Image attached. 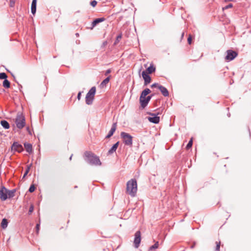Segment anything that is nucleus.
Returning a JSON list of instances; mask_svg holds the SVG:
<instances>
[{
    "instance_id": "obj_1",
    "label": "nucleus",
    "mask_w": 251,
    "mask_h": 251,
    "mask_svg": "<svg viewBox=\"0 0 251 251\" xmlns=\"http://www.w3.org/2000/svg\"><path fill=\"white\" fill-rule=\"evenodd\" d=\"M137 192V182L135 178L128 180L126 185V193L131 197H134Z\"/></svg>"
},
{
    "instance_id": "obj_2",
    "label": "nucleus",
    "mask_w": 251,
    "mask_h": 251,
    "mask_svg": "<svg viewBox=\"0 0 251 251\" xmlns=\"http://www.w3.org/2000/svg\"><path fill=\"white\" fill-rule=\"evenodd\" d=\"M84 158L87 163L92 165L100 166L101 164L99 157L91 151H85Z\"/></svg>"
},
{
    "instance_id": "obj_3",
    "label": "nucleus",
    "mask_w": 251,
    "mask_h": 251,
    "mask_svg": "<svg viewBox=\"0 0 251 251\" xmlns=\"http://www.w3.org/2000/svg\"><path fill=\"white\" fill-rule=\"evenodd\" d=\"M96 92V88L94 86L92 87L87 93L85 97V102L87 104L91 105L93 103Z\"/></svg>"
},
{
    "instance_id": "obj_4",
    "label": "nucleus",
    "mask_w": 251,
    "mask_h": 251,
    "mask_svg": "<svg viewBox=\"0 0 251 251\" xmlns=\"http://www.w3.org/2000/svg\"><path fill=\"white\" fill-rule=\"evenodd\" d=\"M17 127L19 129L23 128L25 126V118L22 113H18L15 119Z\"/></svg>"
},
{
    "instance_id": "obj_5",
    "label": "nucleus",
    "mask_w": 251,
    "mask_h": 251,
    "mask_svg": "<svg viewBox=\"0 0 251 251\" xmlns=\"http://www.w3.org/2000/svg\"><path fill=\"white\" fill-rule=\"evenodd\" d=\"M121 136L123 139V142L126 145L131 146L132 145V137L126 132H122Z\"/></svg>"
},
{
    "instance_id": "obj_6",
    "label": "nucleus",
    "mask_w": 251,
    "mask_h": 251,
    "mask_svg": "<svg viewBox=\"0 0 251 251\" xmlns=\"http://www.w3.org/2000/svg\"><path fill=\"white\" fill-rule=\"evenodd\" d=\"M148 114L151 116L147 118L150 122L153 124H158L159 123L160 118L157 116V115L159 114L158 113L157 114L153 113H149Z\"/></svg>"
},
{
    "instance_id": "obj_7",
    "label": "nucleus",
    "mask_w": 251,
    "mask_h": 251,
    "mask_svg": "<svg viewBox=\"0 0 251 251\" xmlns=\"http://www.w3.org/2000/svg\"><path fill=\"white\" fill-rule=\"evenodd\" d=\"M227 54L225 57L226 60L228 61H231L233 60L238 55L236 51L232 50H227L226 51Z\"/></svg>"
},
{
    "instance_id": "obj_8",
    "label": "nucleus",
    "mask_w": 251,
    "mask_h": 251,
    "mask_svg": "<svg viewBox=\"0 0 251 251\" xmlns=\"http://www.w3.org/2000/svg\"><path fill=\"white\" fill-rule=\"evenodd\" d=\"M141 242V232L140 231H137L135 233V238L134 240V247L138 248Z\"/></svg>"
},
{
    "instance_id": "obj_9",
    "label": "nucleus",
    "mask_w": 251,
    "mask_h": 251,
    "mask_svg": "<svg viewBox=\"0 0 251 251\" xmlns=\"http://www.w3.org/2000/svg\"><path fill=\"white\" fill-rule=\"evenodd\" d=\"M8 198L7 189L4 186H2L0 189V199L1 201H5Z\"/></svg>"
},
{
    "instance_id": "obj_10",
    "label": "nucleus",
    "mask_w": 251,
    "mask_h": 251,
    "mask_svg": "<svg viewBox=\"0 0 251 251\" xmlns=\"http://www.w3.org/2000/svg\"><path fill=\"white\" fill-rule=\"evenodd\" d=\"M11 149L12 150L19 152H21L24 150L23 146L18 142H14L11 147Z\"/></svg>"
},
{
    "instance_id": "obj_11",
    "label": "nucleus",
    "mask_w": 251,
    "mask_h": 251,
    "mask_svg": "<svg viewBox=\"0 0 251 251\" xmlns=\"http://www.w3.org/2000/svg\"><path fill=\"white\" fill-rule=\"evenodd\" d=\"M142 75L144 80L145 85H147L151 82V78L146 72L143 71L142 73Z\"/></svg>"
},
{
    "instance_id": "obj_12",
    "label": "nucleus",
    "mask_w": 251,
    "mask_h": 251,
    "mask_svg": "<svg viewBox=\"0 0 251 251\" xmlns=\"http://www.w3.org/2000/svg\"><path fill=\"white\" fill-rule=\"evenodd\" d=\"M116 128H117V123H114L112 125V127H111L110 131H109L108 134L106 136V138H109L111 136H112L113 135V134H114V133L115 132V131H116Z\"/></svg>"
},
{
    "instance_id": "obj_13",
    "label": "nucleus",
    "mask_w": 251,
    "mask_h": 251,
    "mask_svg": "<svg viewBox=\"0 0 251 251\" xmlns=\"http://www.w3.org/2000/svg\"><path fill=\"white\" fill-rule=\"evenodd\" d=\"M105 20V19L103 17L96 19L93 21V22L92 23V27H91V29H92L95 26H96L97 25L104 21Z\"/></svg>"
},
{
    "instance_id": "obj_14",
    "label": "nucleus",
    "mask_w": 251,
    "mask_h": 251,
    "mask_svg": "<svg viewBox=\"0 0 251 251\" xmlns=\"http://www.w3.org/2000/svg\"><path fill=\"white\" fill-rule=\"evenodd\" d=\"M158 89L160 91L164 97H168L169 95V92L166 88L163 86H158Z\"/></svg>"
},
{
    "instance_id": "obj_15",
    "label": "nucleus",
    "mask_w": 251,
    "mask_h": 251,
    "mask_svg": "<svg viewBox=\"0 0 251 251\" xmlns=\"http://www.w3.org/2000/svg\"><path fill=\"white\" fill-rule=\"evenodd\" d=\"M140 103L141 104V106L143 109L145 107H146L148 105L147 100H146V97H142V96L140 97Z\"/></svg>"
},
{
    "instance_id": "obj_16",
    "label": "nucleus",
    "mask_w": 251,
    "mask_h": 251,
    "mask_svg": "<svg viewBox=\"0 0 251 251\" xmlns=\"http://www.w3.org/2000/svg\"><path fill=\"white\" fill-rule=\"evenodd\" d=\"M119 144V142H117L111 148V149L108 151V153L109 154H112L114 152L116 151L117 149Z\"/></svg>"
},
{
    "instance_id": "obj_17",
    "label": "nucleus",
    "mask_w": 251,
    "mask_h": 251,
    "mask_svg": "<svg viewBox=\"0 0 251 251\" xmlns=\"http://www.w3.org/2000/svg\"><path fill=\"white\" fill-rule=\"evenodd\" d=\"M24 146L25 149L26 151L30 153L32 151V146L31 144L25 143L24 144Z\"/></svg>"
},
{
    "instance_id": "obj_18",
    "label": "nucleus",
    "mask_w": 251,
    "mask_h": 251,
    "mask_svg": "<svg viewBox=\"0 0 251 251\" xmlns=\"http://www.w3.org/2000/svg\"><path fill=\"white\" fill-rule=\"evenodd\" d=\"M36 3H37V0H32V2L31 3V13L34 15L36 11Z\"/></svg>"
},
{
    "instance_id": "obj_19",
    "label": "nucleus",
    "mask_w": 251,
    "mask_h": 251,
    "mask_svg": "<svg viewBox=\"0 0 251 251\" xmlns=\"http://www.w3.org/2000/svg\"><path fill=\"white\" fill-rule=\"evenodd\" d=\"M110 76H108L104 79L100 83V86L102 88L105 87L110 80Z\"/></svg>"
},
{
    "instance_id": "obj_20",
    "label": "nucleus",
    "mask_w": 251,
    "mask_h": 251,
    "mask_svg": "<svg viewBox=\"0 0 251 251\" xmlns=\"http://www.w3.org/2000/svg\"><path fill=\"white\" fill-rule=\"evenodd\" d=\"M15 192H16V190L15 189H13L11 190H9L7 189L8 198H13L15 195Z\"/></svg>"
},
{
    "instance_id": "obj_21",
    "label": "nucleus",
    "mask_w": 251,
    "mask_h": 251,
    "mask_svg": "<svg viewBox=\"0 0 251 251\" xmlns=\"http://www.w3.org/2000/svg\"><path fill=\"white\" fill-rule=\"evenodd\" d=\"M1 125L5 129H8L10 127L9 123L5 120L1 121Z\"/></svg>"
},
{
    "instance_id": "obj_22",
    "label": "nucleus",
    "mask_w": 251,
    "mask_h": 251,
    "mask_svg": "<svg viewBox=\"0 0 251 251\" xmlns=\"http://www.w3.org/2000/svg\"><path fill=\"white\" fill-rule=\"evenodd\" d=\"M151 92V90L149 88H146L145 90H144L140 96H142V97H146L147 95H148L149 94H150Z\"/></svg>"
},
{
    "instance_id": "obj_23",
    "label": "nucleus",
    "mask_w": 251,
    "mask_h": 251,
    "mask_svg": "<svg viewBox=\"0 0 251 251\" xmlns=\"http://www.w3.org/2000/svg\"><path fill=\"white\" fill-rule=\"evenodd\" d=\"M8 225V221L7 219L4 218L2 220L1 223V226L2 228L5 229L7 227Z\"/></svg>"
},
{
    "instance_id": "obj_24",
    "label": "nucleus",
    "mask_w": 251,
    "mask_h": 251,
    "mask_svg": "<svg viewBox=\"0 0 251 251\" xmlns=\"http://www.w3.org/2000/svg\"><path fill=\"white\" fill-rule=\"evenodd\" d=\"M3 86L5 88H9L10 86V83L7 79H5L3 81Z\"/></svg>"
},
{
    "instance_id": "obj_25",
    "label": "nucleus",
    "mask_w": 251,
    "mask_h": 251,
    "mask_svg": "<svg viewBox=\"0 0 251 251\" xmlns=\"http://www.w3.org/2000/svg\"><path fill=\"white\" fill-rule=\"evenodd\" d=\"M159 245L158 242H156L153 245L151 246L149 248V251H152L158 248Z\"/></svg>"
},
{
    "instance_id": "obj_26",
    "label": "nucleus",
    "mask_w": 251,
    "mask_h": 251,
    "mask_svg": "<svg viewBox=\"0 0 251 251\" xmlns=\"http://www.w3.org/2000/svg\"><path fill=\"white\" fill-rule=\"evenodd\" d=\"M147 70L149 74H151L155 71V68L153 66L151 65L147 68Z\"/></svg>"
},
{
    "instance_id": "obj_27",
    "label": "nucleus",
    "mask_w": 251,
    "mask_h": 251,
    "mask_svg": "<svg viewBox=\"0 0 251 251\" xmlns=\"http://www.w3.org/2000/svg\"><path fill=\"white\" fill-rule=\"evenodd\" d=\"M193 145V138H192L189 141L188 143L187 144L186 149L187 150H189L190 148H191Z\"/></svg>"
},
{
    "instance_id": "obj_28",
    "label": "nucleus",
    "mask_w": 251,
    "mask_h": 251,
    "mask_svg": "<svg viewBox=\"0 0 251 251\" xmlns=\"http://www.w3.org/2000/svg\"><path fill=\"white\" fill-rule=\"evenodd\" d=\"M7 75L5 73H0V79L5 80L7 78Z\"/></svg>"
},
{
    "instance_id": "obj_29",
    "label": "nucleus",
    "mask_w": 251,
    "mask_h": 251,
    "mask_svg": "<svg viewBox=\"0 0 251 251\" xmlns=\"http://www.w3.org/2000/svg\"><path fill=\"white\" fill-rule=\"evenodd\" d=\"M216 246L215 248V251H220V248L221 246V242H216Z\"/></svg>"
},
{
    "instance_id": "obj_30",
    "label": "nucleus",
    "mask_w": 251,
    "mask_h": 251,
    "mask_svg": "<svg viewBox=\"0 0 251 251\" xmlns=\"http://www.w3.org/2000/svg\"><path fill=\"white\" fill-rule=\"evenodd\" d=\"M35 187L34 186V185H31L28 189V191L30 193H32L35 191Z\"/></svg>"
},
{
    "instance_id": "obj_31",
    "label": "nucleus",
    "mask_w": 251,
    "mask_h": 251,
    "mask_svg": "<svg viewBox=\"0 0 251 251\" xmlns=\"http://www.w3.org/2000/svg\"><path fill=\"white\" fill-rule=\"evenodd\" d=\"M233 7V5L232 3H229L228 5H226L223 8V10L227 9L228 8H231Z\"/></svg>"
},
{
    "instance_id": "obj_32",
    "label": "nucleus",
    "mask_w": 251,
    "mask_h": 251,
    "mask_svg": "<svg viewBox=\"0 0 251 251\" xmlns=\"http://www.w3.org/2000/svg\"><path fill=\"white\" fill-rule=\"evenodd\" d=\"M97 4V1L95 0H92L90 2V4L93 7H95Z\"/></svg>"
},
{
    "instance_id": "obj_33",
    "label": "nucleus",
    "mask_w": 251,
    "mask_h": 251,
    "mask_svg": "<svg viewBox=\"0 0 251 251\" xmlns=\"http://www.w3.org/2000/svg\"><path fill=\"white\" fill-rule=\"evenodd\" d=\"M15 0H10V6L13 7L15 5Z\"/></svg>"
},
{
    "instance_id": "obj_34",
    "label": "nucleus",
    "mask_w": 251,
    "mask_h": 251,
    "mask_svg": "<svg viewBox=\"0 0 251 251\" xmlns=\"http://www.w3.org/2000/svg\"><path fill=\"white\" fill-rule=\"evenodd\" d=\"M161 86L160 85H159L158 83H153L151 85L152 88H157L158 89V86Z\"/></svg>"
},
{
    "instance_id": "obj_35",
    "label": "nucleus",
    "mask_w": 251,
    "mask_h": 251,
    "mask_svg": "<svg viewBox=\"0 0 251 251\" xmlns=\"http://www.w3.org/2000/svg\"><path fill=\"white\" fill-rule=\"evenodd\" d=\"M152 96H148L146 97V100L147 104L149 103V101H150L151 99Z\"/></svg>"
},
{
    "instance_id": "obj_36",
    "label": "nucleus",
    "mask_w": 251,
    "mask_h": 251,
    "mask_svg": "<svg viewBox=\"0 0 251 251\" xmlns=\"http://www.w3.org/2000/svg\"><path fill=\"white\" fill-rule=\"evenodd\" d=\"M187 41H188V44L190 45L191 44V42H192V37L190 35H189V37L188 38Z\"/></svg>"
},
{
    "instance_id": "obj_37",
    "label": "nucleus",
    "mask_w": 251,
    "mask_h": 251,
    "mask_svg": "<svg viewBox=\"0 0 251 251\" xmlns=\"http://www.w3.org/2000/svg\"><path fill=\"white\" fill-rule=\"evenodd\" d=\"M111 71L110 69H108L106 71L105 73V75H107L109 74H110L111 73Z\"/></svg>"
},
{
    "instance_id": "obj_38",
    "label": "nucleus",
    "mask_w": 251,
    "mask_h": 251,
    "mask_svg": "<svg viewBox=\"0 0 251 251\" xmlns=\"http://www.w3.org/2000/svg\"><path fill=\"white\" fill-rule=\"evenodd\" d=\"M81 93L80 92H79L78 94H77V98L78 100H80V98H81Z\"/></svg>"
},
{
    "instance_id": "obj_39",
    "label": "nucleus",
    "mask_w": 251,
    "mask_h": 251,
    "mask_svg": "<svg viewBox=\"0 0 251 251\" xmlns=\"http://www.w3.org/2000/svg\"><path fill=\"white\" fill-rule=\"evenodd\" d=\"M29 168H28L26 170L25 172V173L23 177H25L26 176V175L27 174V173L29 171Z\"/></svg>"
},
{
    "instance_id": "obj_40",
    "label": "nucleus",
    "mask_w": 251,
    "mask_h": 251,
    "mask_svg": "<svg viewBox=\"0 0 251 251\" xmlns=\"http://www.w3.org/2000/svg\"><path fill=\"white\" fill-rule=\"evenodd\" d=\"M121 38H122V35H121V34L119 35H118V36H117V39H116L117 41H119V40L121 39Z\"/></svg>"
},
{
    "instance_id": "obj_41",
    "label": "nucleus",
    "mask_w": 251,
    "mask_h": 251,
    "mask_svg": "<svg viewBox=\"0 0 251 251\" xmlns=\"http://www.w3.org/2000/svg\"><path fill=\"white\" fill-rule=\"evenodd\" d=\"M33 207L32 206H30V208H29V213H31L33 211Z\"/></svg>"
},
{
    "instance_id": "obj_42",
    "label": "nucleus",
    "mask_w": 251,
    "mask_h": 251,
    "mask_svg": "<svg viewBox=\"0 0 251 251\" xmlns=\"http://www.w3.org/2000/svg\"><path fill=\"white\" fill-rule=\"evenodd\" d=\"M39 226H40V225L39 224H37L36 226V228L37 229V231L39 230Z\"/></svg>"
},
{
    "instance_id": "obj_43",
    "label": "nucleus",
    "mask_w": 251,
    "mask_h": 251,
    "mask_svg": "<svg viewBox=\"0 0 251 251\" xmlns=\"http://www.w3.org/2000/svg\"><path fill=\"white\" fill-rule=\"evenodd\" d=\"M195 245H196V243H194L191 246V249L194 248L195 247Z\"/></svg>"
},
{
    "instance_id": "obj_44",
    "label": "nucleus",
    "mask_w": 251,
    "mask_h": 251,
    "mask_svg": "<svg viewBox=\"0 0 251 251\" xmlns=\"http://www.w3.org/2000/svg\"><path fill=\"white\" fill-rule=\"evenodd\" d=\"M184 35V33L182 32V34H181V38H182L183 37Z\"/></svg>"
},
{
    "instance_id": "obj_45",
    "label": "nucleus",
    "mask_w": 251,
    "mask_h": 251,
    "mask_svg": "<svg viewBox=\"0 0 251 251\" xmlns=\"http://www.w3.org/2000/svg\"><path fill=\"white\" fill-rule=\"evenodd\" d=\"M75 35L77 37V36H79V34H78V33H76L75 34Z\"/></svg>"
},
{
    "instance_id": "obj_46",
    "label": "nucleus",
    "mask_w": 251,
    "mask_h": 251,
    "mask_svg": "<svg viewBox=\"0 0 251 251\" xmlns=\"http://www.w3.org/2000/svg\"><path fill=\"white\" fill-rule=\"evenodd\" d=\"M72 156H73V154H72V155L70 156V160L72 159Z\"/></svg>"
},
{
    "instance_id": "obj_47",
    "label": "nucleus",
    "mask_w": 251,
    "mask_h": 251,
    "mask_svg": "<svg viewBox=\"0 0 251 251\" xmlns=\"http://www.w3.org/2000/svg\"><path fill=\"white\" fill-rule=\"evenodd\" d=\"M231 0H226V1H231Z\"/></svg>"
}]
</instances>
